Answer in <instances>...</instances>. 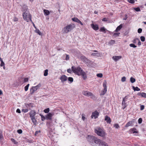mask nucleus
<instances>
[{
    "label": "nucleus",
    "instance_id": "nucleus-53",
    "mask_svg": "<svg viewBox=\"0 0 146 146\" xmlns=\"http://www.w3.org/2000/svg\"><path fill=\"white\" fill-rule=\"evenodd\" d=\"M17 132L19 134H21L23 132L22 130L21 129H19L18 130Z\"/></svg>",
    "mask_w": 146,
    "mask_h": 146
},
{
    "label": "nucleus",
    "instance_id": "nucleus-22",
    "mask_svg": "<svg viewBox=\"0 0 146 146\" xmlns=\"http://www.w3.org/2000/svg\"><path fill=\"white\" fill-rule=\"evenodd\" d=\"M137 95L138 96H141L142 97L146 98V93L144 92H139Z\"/></svg>",
    "mask_w": 146,
    "mask_h": 146
},
{
    "label": "nucleus",
    "instance_id": "nucleus-44",
    "mask_svg": "<svg viewBox=\"0 0 146 146\" xmlns=\"http://www.w3.org/2000/svg\"><path fill=\"white\" fill-rule=\"evenodd\" d=\"M138 40H139V39L138 38H135L132 41V42L136 44L137 42V41H138Z\"/></svg>",
    "mask_w": 146,
    "mask_h": 146
},
{
    "label": "nucleus",
    "instance_id": "nucleus-26",
    "mask_svg": "<svg viewBox=\"0 0 146 146\" xmlns=\"http://www.w3.org/2000/svg\"><path fill=\"white\" fill-rule=\"evenodd\" d=\"M125 101L123 100L122 105V106L123 107V109H124L127 106V105L126 104V103H125Z\"/></svg>",
    "mask_w": 146,
    "mask_h": 146
},
{
    "label": "nucleus",
    "instance_id": "nucleus-61",
    "mask_svg": "<svg viewBox=\"0 0 146 146\" xmlns=\"http://www.w3.org/2000/svg\"><path fill=\"white\" fill-rule=\"evenodd\" d=\"M31 23H32L33 24V27H34V28L35 29H37L36 27L35 26L34 23L33 22V21H32V19H31V21H30Z\"/></svg>",
    "mask_w": 146,
    "mask_h": 146
},
{
    "label": "nucleus",
    "instance_id": "nucleus-47",
    "mask_svg": "<svg viewBox=\"0 0 146 146\" xmlns=\"http://www.w3.org/2000/svg\"><path fill=\"white\" fill-rule=\"evenodd\" d=\"M142 121V119L141 118H140L138 120V122L139 124H141Z\"/></svg>",
    "mask_w": 146,
    "mask_h": 146
},
{
    "label": "nucleus",
    "instance_id": "nucleus-33",
    "mask_svg": "<svg viewBox=\"0 0 146 146\" xmlns=\"http://www.w3.org/2000/svg\"><path fill=\"white\" fill-rule=\"evenodd\" d=\"M133 90L135 91H139L140 90V89L138 88V87H135L134 86H133Z\"/></svg>",
    "mask_w": 146,
    "mask_h": 146
},
{
    "label": "nucleus",
    "instance_id": "nucleus-62",
    "mask_svg": "<svg viewBox=\"0 0 146 146\" xmlns=\"http://www.w3.org/2000/svg\"><path fill=\"white\" fill-rule=\"evenodd\" d=\"M16 112L18 113H21V111L18 108L16 110Z\"/></svg>",
    "mask_w": 146,
    "mask_h": 146
},
{
    "label": "nucleus",
    "instance_id": "nucleus-37",
    "mask_svg": "<svg viewBox=\"0 0 146 146\" xmlns=\"http://www.w3.org/2000/svg\"><path fill=\"white\" fill-rule=\"evenodd\" d=\"M3 138L2 132L0 130V140H2Z\"/></svg>",
    "mask_w": 146,
    "mask_h": 146
},
{
    "label": "nucleus",
    "instance_id": "nucleus-56",
    "mask_svg": "<svg viewBox=\"0 0 146 146\" xmlns=\"http://www.w3.org/2000/svg\"><path fill=\"white\" fill-rule=\"evenodd\" d=\"M120 33H113L114 36H119L120 35Z\"/></svg>",
    "mask_w": 146,
    "mask_h": 146
},
{
    "label": "nucleus",
    "instance_id": "nucleus-38",
    "mask_svg": "<svg viewBox=\"0 0 146 146\" xmlns=\"http://www.w3.org/2000/svg\"><path fill=\"white\" fill-rule=\"evenodd\" d=\"M29 86V84H28L26 86H25V87L24 89H25V91H27L28 90Z\"/></svg>",
    "mask_w": 146,
    "mask_h": 146
},
{
    "label": "nucleus",
    "instance_id": "nucleus-3",
    "mask_svg": "<svg viewBox=\"0 0 146 146\" xmlns=\"http://www.w3.org/2000/svg\"><path fill=\"white\" fill-rule=\"evenodd\" d=\"M75 27L74 24H71L68 25L62 29V31L64 33H67L71 31Z\"/></svg>",
    "mask_w": 146,
    "mask_h": 146
},
{
    "label": "nucleus",
    "instance_id": "nucleus-36",
    "mask_svg": "<svg viewBox=\"0 0 146 146\" xmlns=\"http://www.w3.org/2000/svg\"><path fill=\"white\" fill-rule=\"evenodd\" d=\"M50 111V109L49 108L45 109L44 110V112L45 113H48Z\"/></svg>",
    "mask_w": 146,
    "mask_h": 146
},
{
    "label": "nucleus",
    "instance_id": "nucleus-32",
    "mask_svg": "<svg viewBox=\"0 0 146 146\" xmlns=\"http://www.w3.org/2000/svg\"><path fill=\"white\" fill-rule=\"evenodd\" d=\"M11 140L15 145H17L18 144V142H17L15 139H13L12 138L11 139Z\"/></svg>",
    "mask_w": 146,
    "mask_h": 146
},
{
    "label": "nucleus",
    "instance_id": "nucleus-51",
    "mask_svg": "<svg viewBox=\"0 0 146 146\" xmlns=\"http://www.w3.org/2000/svg\"><path fill=\"white\" fill-rule=\"evenodd\" d=\"M18 18L16 17H14L13 19V21L15 22L18 21Z\"/></svg>",
    "mask_w": 146,
    "mask_h": 146
},
{
    "label": "nucleus",
    "instance_id": "nucleus-16",
    "mask_svg": "<svg viewBox=\"0 0 146 146\" xmlns=\"http://www.w3.org/2000/svg\"><path fill=\"white\" fill-rule=\"evenodd\" d=\"M92 28L95 31H97L99 29L98 26L97 24L94 25L93 23L91 25Z\"/></svg>",
    "mask_w": 146,
    "mask_h": 146
},
{
    "label": "nucleus",
    "instance_id": "nucleus-20",
    "mask_svg": "<svg viewBox=\"0 0 146 146\" xmlns=\"http://www.w3.org/2000/svg\"><path fill=\"white\" fill-rule=\"evenodd\" d=\"M121 56H113L112 57V59L115 61H117L121 58Z\"/></svg>",
    "mask_w": 146,
    "mask_h": 146
},
{
    "label": "nucleus",
    "instance_id": "nucleus-52",
    "mask_svg": "<svg viewBox=\"0 0 146 146\" xmlns=\"http://www.w3.org/2000/svg\"><path fill=\"white\" fill-rule=\"evenodd\" d=\"M65 55H66V58L65 59V60H69V55H67L66 54H65Z\"/></svg>",
    "mask_w": 146,
    "mask_h": 146
},
{
    "label": "nucleus",
    "instance_id": "nucleus-31",
    "mask_svg": "<svg viewBox=\"0 0 146 146\" xmlns=\"http://www.w3.org/2000/svg\"><path fill=\"white\" fill-rule=\"evenodd\" d=\"M130 81L131 83H133L135 81V78L131 77L130 78Z\"/></svg>",
    "mask_w": 146,
    "mask_h": 146
},
{
    "label": "nucleus",
    "instance_id": "nucleus-58",
    "mask_svg": "<svg viewBox=\"0 0 146 146\" xmlns=\"http://www.w3.org/2000/svg\"><path fill=\"white\" fill-rule=\"evenodd\" d=\"M142 31V30L141 28H139L138 30V33H141Z\"/></svg>",
    "mask_w": 146,
    "mask_h": 146
},
{
    "label": "nucleus",
    "instance_id": "nucleus-19",
    "mask_svg": "<svg viewBox=\"0 0 146 146\" xmlns=\"http://www.w3.org/2000/svg\"><path fill=\"white\" fill-rule=\"evenodd\" d=\"M134 122L133 121H131L128 122L125 125V127H127L129 126H132L133 123Z\"/></svg>",
    "mask_w": 146,
    "mask_h": 146
},
{
    "label": "nucleus",
    "instance_id": "nucleus-13",
    "mask_svg": "<svg viewBox=\"0 0 146 146\" xmlns=\"http://www.w3.org/2000/svg\"><path fill=\"white\" fill-rule=\"evenodd\" d=\"M36 114L35 111L34 110H31L30 112L29 113V114L31 118L35 117Z\"/></svg>",
    "mask_w": 146,
    "mask_h": 146
},
{
    "label": "nucleus",
    "instance_id": "nucleus-15",
    "mask_svg": "<svg viewBox=\"0 0 146 146\" xmlns=\"http://www.w3.org/2000/svg\"><path fill=\"white\" fill-rule=\"evenodd\" d=\"M72 20L73 21L76 22L80 24L81 25H83V24L82 23V22L77 18H72Z\"/></svg>",
    "mask_w": 146,
    "mask_h": 146
},
{
    "label": "nucleus",
    "instance_id": "nucleus-17",
    "mask_svg": "<svg viewBox=\"0 0 146 146\" xmlns=\"http://www.w3.org/2000/svg\"><path fill=\"white\" fill-rule=\"evenodd\" d=\"M105 120L106 121L107 123H111V120L110 117L107 115H106L105 117Z\"/></svg>",
    "mask_w": 146,
    "mask_h": 146
},
{
    "label": "nucleus",
    "instance_id": "nucleus-57",
    "mask_svg": "<svg viewBox=\"0 0 146 146\" xmlns=\"http://www.w3.org/2000/svg\"><path fill=\"white\" fill-rule=\"evenodd\" d=\"M128 98V96H125V97L123 98V100L125 101H127V99Z\"/></svg>",
    "mask_w": 146,
    "mask_h": 146
},
{
    "label": "nucleus",
    "instance_id": "nucleus-40",
    "mask_svg": "<svg viewBox=\"0 0 146 146\" xmlns=\"http://www.w3.org/2000/svg\"><path fill=\"white\" fill-rule=\"evenodd\" d=\"M133 9L134 10L137 12H138L141 11L139 8V7H134Z\"/></svg>",
    "mask_w": 146,
    "mask_h": 146
},
{
    "label": "nucleus",
    "instance_id": "nucleus-27",
    "mask_svg": "<svg viewBox=\"0 0 146 146\" xmlns=\"http://www.w3.org/2000/svg\"><path fill=\"white\" fill-rule=\"evenodd\" d=\"M35 32L38 34L39 35H42L41 32L39 30L37 29H36V30L35 31Z\"/></svg>",
    "mask_w": 146,
    "mask_h": 146
},
{
    "label": "nucleus",
    "instance_id": "nucleus-48",
    "mask_svg": "<svg viewBox=\"0 0 146 146\" xmlns=\"http://www.w3.org/2000/svg\"><path fill=\"white\" fill-rule=\"evenodd\" d=\"M97 77L100 78H102L103 76V75L102 73L98 74L97 75Z\"/></svg>",
    "mask_w": 146,
    "mask_h": 146
},
{
    "label": "nucleus",
    "instance_id": "nucleus-60",
    "mask_svg": "<svg viewBox=\"0 0 146 146\" xmlns=\"http://www.w3.org/2000/svg\"><path fill=\"white\" fill-rule=\"evenodd\" d=\"M145 106L143 105H141L140 106V110H143Z\"/></svg>",
    "mask_w": 146,
    "mask_h": 146
},
{
    "label": "nucleus",
    "instance_id": "nucleus-6",
    "mask_svg": "<svg viewBox=\"0 0 146 146\" xmlns=\"http://www.w3.org/2000/svg\"><path fill=\"white\" fill-rule=\"evenodd\" d=\"M46 125L47 127L48 130L52 131L54 129V127L52 120L47 121L46 122Z\"/></svg>",
    "mask_w": 146,
    "mask_h": 146
},
{
    "label": "nucleus",
    "instance_id": "nucleus-28",
    "mask_svg": "<svg viewBox=\"0 0 146 146\" xmlns=\"http://www.w3.org/2000/svg\"><path fill=\"white\" fill-rule=\"evenodd\" d=\"M133 133H138V131H137V129L136 128H133L131 129Z\"/></svg>",
    "mask_w": 146,
    "mask_h": 146
},
{
    "label": "nucleus",
    "instance_id": "nucleus-42",
    "mask_svg": "<svg viewBox=\"0 0 146 146\" xmlns=\"http://www.w3.org/2000/svg\"><path fill=\"white\" fill-rule=\"evenodd\" d=\"M29 110L27 108L26 109H23L22 110V111L25 113H27L28 111Z\"/></svg>",
    "mask_w": 146,
    "mask_h": 146
},
{
    "label": "nucleus",
    "instance_id": "nucleus-18",
    "mask_svg": "<svg viewBox=\"0 0 146 146\" xmlns=\"http://www.w3.org/2000/svg\"><path fill=\"white\" fill-rule=\"evenodd\" d=\"M67 77L65 75H62L60 78V79L61 82H64L67 80Z\"/></svg>",
    "mask_w": 146,
    "mask_h": 146
},
{
    "label": "nucleus",
    "instance_id": "nucleus-45",
    "mask_svg": "<svg viewBox=\"0 0 146 146\" xmlns=\"http://www.w3.org/2000/svg\"><path fill=\"white\" fill-rule=\"evenodd\" d=\"M127 1L130 3L133 4L135 3L134 0H127Z\"/></svg>",
    "mask_w": 146,
    "mask_h": 146
},
{
    "label": "nucleus",
    "instance_id": "nucleus-64",
    "mask_svg": "<svg viewBox=\"0 0 146 146\" xmlns=\"http://www.w3.org/2000/svg\"><path fill=\"white\" fill-rule=\"evenodd\" d=\"M138 44L139 46L141 45V42L140 41V40L139 39V40H138Z\"/></svg>",
    "mask_w": 146,
    "mask_h": 146
},
{
    "label": "nucleus",
    "instance_id": "nucleus-50",
    "mask_svg": "<svg viewBox=\"0 0 146 146\" xmlns=\"http://www.w3.org/2000/svg\"><path fill=\"white\" fill-rule=\"evenodd\" d=\"M114 126L116 128H118L119 127V124L117 123H116L114 125Z\"/></svg>",
    "mask_w": 146,
    "mask_h": 146
},
{
    "label": "nucleus",
    "instance_id": "nucleus-29",
    "mask_svg": "<svg viewBox=\"0 0 146 146\" xmlns=\"http://www.w3.org/2000/svg\"><path fill=\"white\" fill-rule=\"evenodd\" d=\"M32 122L34 124H35L36 122V120L35 119V117L31 118Z\"/></svg>",
    "mask_w": 146,
    "mask_h": 146
},
{
    "label": "nucleus",
    "instance_id": "nucleus-23",
    "mask_svg": "<svg viewBox=\"0 0 146 146\" xmlns=\"http://www.w3.org/2000/svg\"><path fill=\"white\" fill-rule=\"evenodd\" d=\"M122 24H121L117 27L116 29L114 31L115 32H117L118 31H119L122 28Z\"/></svg>",
    "mask_w": 146,
    "mask_h": 146
},
{
    "label": "nucleus",
    "instance_id": "nucleus-24",
    "mask_svg": "<svg viewBox=\"0 0 146 146\" xmlns=\"http://www.w3.org/2000/svg\"><path fill=\"white\" fill-rule=\"evenodd\" d=\"M99 31L100 32H103L104 33H106V31H108L104 27H101L100 28Z\"/></svg>",
    "mask_w": 146,
    "mask_h": 146
},
{
    "label": "nucleus",
    "instance_id": "nucleus-63",
    "mask_svg": "<svg viewBox=\"0 0 146 146\" xmlns=\"http://www.w3.org/2000/svg\"><path fill=\"white\" fill-rule=\"evenodd\" d=\"M108 20L106 18H104L102 19V21H107Z\"/></svg>",
    "mask_w": 146,
    "mask_h": 146
},
{
    "label": "nucleus",
    "instance_id": "nucleus-59",
    "mask_svg": "<svg viewBox=\"0 0 146 146\" xmlns=\"http://www.w3.org/2000/svg\"><path fill=\"white\" fill-rule=\"evenodd\" d=\"M5 64L3 61H1V63L0 64V66H5Z\"/></svg>",
    "mask_w": 146,
    "mask_h": 146
},
{
    "label": "nucleus",
    "instance_id": "nucleus-46",
    "mask_svg": "<svg viewBox=\"0 0 146 146\" xmlns=\"http://www.w3.org/2000/svg\"><path fill=\"white\" fill-rule=\"evenodd\" d=\"M140 39L141 40L142 42L144 41L145 40V37L143 36H141Z\"/></svg>",
    "mask_w": 146,
    "mask_h": 146
},
{
    "label": "nucleus",
    "instance_id": "nucleus-34",
    "mask_svg": "<svg viewBox=\"0 0 146 146\" xmlns=\"http://www.w3.org/2000/svg\"><path fill=\"white\" fill-rule=\"evenodd\" d=\"M41 86V85L40 83L39 84L37 85L36 86H34V87L35 88V89H36V90H37L38 89L40 88Z\"/></svg>",
    "mask_w": 146,
    "mask_h": 146
},
{
    "label": "nucleus",
    "instance_id": "nucleus-8",
    "mask_svg": "<svg viewBox=\"0 0 146 146\" xmlns=\"http://www.w3.org/2000/svg\"><path fill=\"white\" fill-rule=\"evenodd\" d=\"M80 58L83 62L86 63L87 66H88V64L90 63V60L82 54H81Z\"/></svg>",
    "mask_w": 146,
    "mask_h": 146
},
{
    "label": "nucleus",
    "instance_id": "nucleus-49",
    "mask_svg": "<svg viewBox=\"0 0 146 146\" xmlns=\"http://www.w3.org/2000/svg\"><path fill=\"white\" fill-rule=\"evenodd\" d=\"M126 80V78L124 76L121 79V81L122 82H124Z\"/></svg>",
    "mask_w": 146,
    "mask_h": 146
},
{
    "label": "nucleus",
    "instance_id": "nucleus-1",
    "mask_svg": "<svg viewBox=\"0 0 146 146\" xmlns=\"http://www.w3.org/2000/svg\"><path fill=\"white\" fill-rule=\"evenodd\" d=\"M86 139L91 145L93 146H108L106 142L93 136L88 135Z\"/></svg>",
    "mask_w": 146,
    "mask_h": 146
},
{
    "label": "nucleus",
    "instance_id": "nucleus-21",
    "mask_svg": "<svg viewBox=\"0 0 146 146\" xmlns=\"http://www.w3.org/2000/svg\"><path fill=\"white\" fill-rule=\"evenodd\" d=\"M36 91V89H35V88L34 87V86H33L30 89V94L32 95Z\"/></svg>",
    "mask_w": 146,
    "mask_h": 146
},
{
    "label": "nucleus",
    "instance_id": "nucleus-54",
    "mask_svg": "<svg viewBox=\"0 0 146 146\" xmlns=\"http://www.w3.org/2000/svg\"><path fill=\"white\" fill-rule=\"evenodd\" d=\"M29 78H24V82H28L29 80Z\"/></svg>",
    "mask_w": 146,
    "mask_h": 146
},
{
    "label": "nucleus",
    "instance_id": "nucleus-2",
    "mask_svg": "<svg viewBox=\"0 0 146 146\" xmlns=\"http://www.w3.org/2000/svg\"><path fill=\"white\" fill-rule=\"evenodd\" d=\"M72 70L68 69L67 70V72L71 74L72 71L76 74L79 76H81L84 80H86L87 78V74L80 66L76 67L74 66H72L71 67Z\"/></svg>",
    "mask_w": 146,
    "mask_h": 146
},
{
    "label": "nucleus",
    "instance_id": "nucleus-12",
    "mask_svg": "<svg viewBox=\"0 0 146 146\" xmlns=\"http://www.w3.org/2000/svg\"><path fill=\"white\" fill-rule=\"evenodd\" d=\"M20 6L21 7V11L23 12H24L28 11H27L28 9V7L27 5L25 4L23 5H20Z\"/></svg>",
    "mask_w": 146,
    "mask_h": 146
},
{
    "label": "nucleus",
    "instance_id": "nucleus-11",
    "mask_svg": "<svg viewBox=\"0 0 146 146\" xmlns=\"http://www.w3.org/2000/svg\"><path fill=\"white\" fill-rule=\"evenodd\" d=\"M33 105L34 104L31 103L29 104L25 103V107L28 109H29V110H31V108L33 107Z\"/></svg>",
    "mask_w": 146,
    "mask_h": 146
},
{
    "label": "nucleus",
    "instance_id": "nucleus-30",
    "mask_svg": "<svg viewBox=\"0 0 146 146\" xmlns=\"http://www.w3.org/2000/svg\"><path fill=\"white\" fill-rule=\"evenodd\" d=\"M68 81L70 82V83H71L73 81V79L72 77H69L68 78Z\"/></svg>",
    "mask_w": 146,
    "mask_h": 146
},
{
    "label": "nucleus",
    "instance_id": "nucleus-14",
    "mask_svg": "<svg viewBox=\"0 0 146 146\" xmlns=\"http://www.w3.org/2000/svg\"><path fill=\"white\" fill-rule=\"evenodd\" d=\"M52 114L50 113H48L47 115H46V119L49 120H52Z\"/></svg>",
    "mask_w": 146,
    "mask_h": 146
},
{
    "label": "nucleus",
    "instance_id": "nucleus-35",
    "mask_svg": "<svg viewBox=\"0 0 146 146\" xmlns=\"http://www.w3.org/2000/svg\"><path fill=\"white\" fill-rule=\"evenodd\" d=\"M48 70L47 69H46L44 70V76H47L48 74Z\"/></svg>",
    "mask_w": 146,
    "mask_h": 146
},
{
    "label": "nucleus",
    "instance_id": "nucleus-25",
    "mask_svg": "<svg viewBox=\"0 0 146 146\" xmlns=\"http://www.w3.org/2000/svg\"><path fill=\"white\" fill-rule=\"evenodd\" d=\"M43 12L45 16L48 15L50 13L49 11L45 9L43 10Z\"/></svg>",
    "mask_w": 146,
    "mask_h": 146
},
{
    "label": "nucleus",
    "instance_id": "nucleus-43",
    "mask_svg": "<svg viewBox=\"0 0 146 146\" xmlns=\"http://www.w3.org/2000/svg\"><path fill=\"white\" fill-rule=\"evenodd\" d=\"M129 46L130 47H132L133 48H136L137 46L134 44H129Z\"/></svg>",
    "mask_w": 146,
    "mask_h": 146
},
{
    "label": "nucleus",
    "instance_id": "nucleus-7",
    "mask_svg": "<svg viewBox=\"0 0 146 146\" xmlns=\"http://www.w3.org/2000/svg\"><path fill=\"white\" fill-rule=\"evenodd\" d=\"M107 82L105 80L103 84V86L104 87V89L100 93V96L104 95L106 93L107 91Z\"/></svg>",
    "mask_w": 146,
    "mask_h": 146
},
{
    "label": "nucleus",
    "instance_id": "nucleus-10",
    "mask_svg": "<svg viewBox=\"0 0 146 146\" xmlns=\"http://www.w3.org/2000/svg\"><path fill=\"white\" fill-rule=\"evenodd\" d=\"M99 115V112L97 110H96L94 112L92 113L91 117L93 118V117H94L95 119H96L98 117Z\"/></svg>",
    "mask_w": 146,
    "mask_h": 146
},
{
    "label": "nucleus",
    "instance_id": "nucleus-41",
    "mask_svg": "<svg viewBox=\"0 0 146 146\" xmlns=\"http://www.w3.org/2000/svg\"><path fill=\"white\" fill-rule=\"evenodd\" d=\"M40 116L41 117V120L42 121H43L45 119H46V117L44 116L43 115L40 114Z\"/></svg>",
    "mask_w": 146,
    "mask_h": 146
},
{
    "label": "nucleus",
    "instance_id": "nucleus-39",
    "mask_svg": "<svg viewBox=\"0 0 146 146\" xmlns=\"http://www.w3.org/2000/svg\"><path fill=\"white\" fill-rule=\"evenodd\" d=\"M115 42V41L114 40H111L110 42H109V44L110 45H112L114 44Z\"/></svg>",
    "mask_w": 146,
    "mask_h": 146
},
{
    "label": "nucleus",
    "instance_id": "nucleus-9",
    "mask_svg": "<svg viewBox=\"0 0 146 146\" xmlns=\"http://www.w3.org/2000/svg\"><path fill=\"white\" fill-rule=\"evenodd\" d=\"M82 93L83 95L85 96H91L94 98L95 97V96L92 93L87 91H83Z\"/></svg>",
    "mask_w": 146,
    "mask_h": 146
},
{
    "label": "nucleus",
    "instance_id": "nucleus-55",
    "mask_svg": "<svg viewBox=\"0 0 146 146\" xmlns=\"http://www.w3.org/2000/svg\"><path fill=\"white\" fill-rule=\"evenodd\" d=\"M92 55L94 56H98L99 55V54L98 53H93L92 54Z\"/></svg>",
    "mask_w": 146,
    "mask_h": 146
},
{
    "label": "nucleus",
    "instance_id": "nucleus-5",
    "mask_svg": "<svg viewBox=\"0 0 146 146\" xmlns=\"http://www.w3.org/2000/svg\"><path fill=\"white\" fill-rule=\"evenodd\" d=\"M22 15L23 18L25 21L28 22L29 21H31L32 16L29 11L24 12L22 14Z\"/></svg>",
    "mask_w": 146,
    "mask_h": 146
},
{
    "label": "nucleus",
    "instance_id": "nucleus-4",
    "mask_svg": "<svg viewBox=\"0 0 146 146\" xmlns=\"http://www.w3.org/2000/svg\"><path fill=\"white\" fill-rule=\"evenodd\" d=\"M95 132L98 135L104 137L106 135V133L103 129L100 127H97L94 130Z\"/></svg>",
    "mask_w": 146,
    "mask_h": 146
}]
</instances>
